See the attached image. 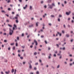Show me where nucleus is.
Segmentation results:
<instances>
[{"instance_id": "nucleus-30", "label": "nucleus", "mask_w": 74, "mask_h": 74, "mask_svg": "<svg viewBox=\"0 0 74 74\" xmlns=\"http://www.w3.org/2000/svg\"><path fill=\"white\" fill-rule=\"evenodd\" d=\"M36 74H39V72L37 71L36 72Z\"/></svg>"}, {"instance_id": "nucleus-63", "label": "nucleus", "mask_w": 74, "mask_h": 74, "mask_svg": "<svg viewBox=\"0 0 74 74\" xmlns=\"http://www.w3.org/2000/svg\"><path fill=\"white\" fill-rule=\"evenodd\" d=\"M40 31H41V32H43V29H41Z\"/></svg>"}, {"instance_id": "nucleus-32", "label": "nucleus", "mask_w": 74, "mask_h": 74, "mask_svg": "<svg viewBox=\"0 0 74 74\" xmlns=\"http://www.w3.org/2000/svg\"><path fill=\"white\" fill-rule=\"evenodd\" d=\"M60 67V65H58V66H57V68L58 69V68H59V67Z\"/></svg>"}, {"instance_id": "nucleus-25", "label": "nucleus", "mask_w": 74, "mask_h": 74, "mask_svg": "<svg viewBox=\"0 0 74 74\" xmlns=\"http://www.w3.org/2000/svg\"><path fill=\"white\" fill-rule=\"evenodd\" d=\"M5 73L6 74H9V72H5Z\"/></svg>"}, {"instance_id": "nucleus-55", "label": "nucleus", "mask_w": 74, "mask_h": 74, "mask_svg": "<svg viewBox=\"0 0 74 74\" xmlns=\"http://www.w3.org/2000/svg\"><path fill=\"white\" fill-rule=\"evenodd\" d=\"M18 1L21 2L22 1V0H18Z\"/></svg>"}, {"instance_id": "nucleus-37", "label": "nucleus", "mask_w": 74, "mask_h": 74, "mask_svg": "<svg viewBox=\"0 0 74 74\" xmlns=\"http://www.w3.org/2000/svg\"><path fill=\"white\" fill-rule=\"evenodd\" d=\"M35 65H38V63H36L35 64Z\"/></svg>"}, {"instance_id": "nucleus-23", "label": "nucleus", "mask_w": 74, "mask_h": 74, "mask_svg": "<svg viewBox=\"0 0 74 74\" xmlns=\"http://www.w3.org/2000/svg\"><path fill=\"white\" fill-rule=\"evenodd\" d=\"M11 1L9 0H8V1H7V3H10V2Z\"/></svg>"}, {"instance_id": "nucleus-57", "label": "nucleus", "mask_w": 74, "mask_h": 74, "mask_svg": "<svg viewBox=\"0 0 74 74\" xmlns=\"http://www.w3.org/2000/svg\"><path fill=\"white\" fill-rule=\"evenodd\" d=\"M34 70H36L37 69V68H36V67H35L34 68Z\"/></svg>"}, {"instance_id": "nucleus-41", "label": "nucleus", "mask_w": 74, "mask_h": 74, "mask_svg": "<svg viewBox=\"0 0 74 74\" xmlns=\"http://www.w3.org/2000/svg\"><path fill=\"white\" fill-rule=\"evenodd\" d=\"M28 23H27V22H26L25 23V25H27Z\"/></svg>"}, {"instance_id": "nucleus-36", "label": "nucleus", "mask_w": 74, "mask_h": 74, "mask_svg": "<svg viewBox=\"0 0 74 74\" xmlns=\"http://www.w3.org/2000/svg\"><path fill=\"white\" fill-rule=\"evenodd\" d=\"M22 37H23V36H24V34H22Z\"/></svg>"}, {"instance_id": "nucleus-8", "label": "nucleus", "mask_w": 74, "mask_h": 74, "mask_svg": "<svg viewBox=\"0 0 74 74\" xmlns=\"http://www.w3.org/2000/svg\"><path fill=\"white\" fill-rule=\"evenodd\" d=\"M29 63V64L30 65V66H29V68H30V69H32V66L30 64V63Z\"/></svg>"}, {"instance_id": "nucleus-14", "label": "nucleus", "mask_w": 74, "mask_h": 74, "mask_svg": "<svg viewBox=\"0 0 74 74\" xmlns=\"http://www.w3.org/2000/svg\"><path fill=\"white\" fill-rule=\"evenodd\" d=\"M38 23H38V22H37L36 23V26H38Z\"/></svg>"}, {"instance_id": "nucleus-56", "label": "nucleus", "mask_w": 74, "mask_h": 74, "mask_svg": "<svg viewBox=\"0 0 74 74\" xmlns=\"http://www.w3.org/2000/svg\"><path fill=\"white\" fill-rule=\"evenodd\" d=\"M59 17H62V16L61 15H60L59 16Z\"/></svg>"}, {"instance_id": "nucleus-40", "label": "nucleus", "mask_w": 74, "mask_h": 74, "mask_svg": "<svg viewBox=\"0 0 74 74\" xmlns=\"http://www.w3.org/2000/svg\"><path fill=\"white\" fill-rule=\"evenodd\" d=\"M10 10H11V9H10V8H8V11H10Z\"/></svg>"}, {"instance_id": "nucleus-62", "label": "nucleus", "mask_w": 74, "mask_h": 74, "mask_svg": "<svg viewBox=\"0 0 74 74\" xmlns=\"http://www.w3.org/2000/svg\"><path fill=\"white\" fill-rule=\"evenodd\" d=\"M71 22L72 23H73L74 22V21L73 20H72Z\"/></svg>"}, {"instance_id": "nucleus-51", "label": "nucleus", "mask_w": 74, "mask_h": 74, "mask_svg": "<svg viewBox=\"0 0 74 74\" xmlns=\"http://www.w3.org/2000/svg\"><path fill=\"white\" fill-rule=\"evenodd\" d=\"M70 18H68V21H70Z\"/></svg>"}, {"instance_id": "nucleus-35", "label": "nucleus", "mask_w": 74, "mask_h": 74, "mask_svg": "<svg viewBox=\"0 0 74 74\" xmlns=\"http://www.w3.org/2000/svg\"><path fill=\"white\" fill-rule=\"evenodd\" d=\"M42 55H45V53H42Z\"/></svg>"}, {"instance_id": "nucleus-38", "label": "nucleus", "mask_w": 74, "mask_h": 74, "mask_svg": "<svg viewBox=\"0 0 74 74\" xmlns=\"http://www.w3.org/2000/svg\"><path fill=\"white\" fill-rule=\"evenodd\" d=\"M16 69H15V71H14V74H15V73H16Z\"/></svg>"}, {"instance_id": "nucleus-59", "label": "nucleus", "mask_w": 74, "mask_h": 74, "mask_svg": "<svg viewBox=\"0 0 74 74\" xmlns=\"http://www.w3.org/2000/svg\"><path fill=\"white\" fill-rule=\"evenodd\" d=\"M30 48H33V46L32 45L30 46Z\"/></svg>"}, {"instance_id": "nucleus-9", "label": "nucleus", "mask_w": 74, "mask_h": 74, "mask_svg": "<svg viewBox=\"0 0 74 74\" xmlns=\"http://www.w3.org/2000/svg\"><path fill=\"white\" fill-rule=\"evenodd\" d=\"M58 34H59L60 35V36H62V34H60V32H58L57 33Z\"/></svg>"}, {"instance_id": "nucleus-1", "label": "nucleus", "mask_w": 74, "mask_h": 74, "mask_svg": "<svg viewBox=\"0 0 74 74\" xmlns=\"http://www.w3.org/2000/svg\"><path fill=\"white\" fill-rule=\"evenodd\" d=\"M9 29L10 32L9 35H10V36H11V35H12V34H13V30H11V29L10 28H9Z\"/></svg>"}, {"instance_id": "nucleus-54", "label": "nucleus", "mask_w": 74, "mask_h": 74, "mask_svg": "<svg viewBox=\"0 0 74 74\" xmlns=\"http://www.w3.org/2000/svg\"><path fill=\"white\" fill-rule=\"evenodd\" d=\"M64 3H65V4H66L67 3V2H66V1H64Z\"/></svg>"}, {"instance_id": "nucleus-61", "label": "nucleus", "mask_w": 74, "mask_h": 74, "mask_svg": "<svg viewBox=\"0 0 74 74\" xmlns=\"http://www.w3.org/2000/svg\"><path fill=\"white\" fill-rule=\"evenodd\" d=\"M1 74H4V73H3V72H1Z\"/></svg>"}, {"instance_id": "nucleus-42", "label": "nucleus", "mask_w": 74, "mask_h": 74, "mask_svg": "<svg viewBox=\"0 0 74 74\" xmlns=\"http://www.w3.org/2000/svg\"><path fill=\"white\" fill-rule=\"evenodd\" d=\"M6 34V33H4L3 34V35H5V36Z\"/></svg>"}, {"instance_id": "nucleus-39", "label": "nucleus", "mask_w": 74, "mask_h": 74, "mask_svg": "<svg viewBox=\"0 0 74 74\" xmlns=\"http://www.w3.org/2000/svg\"><path fill=\"white\" fill-rule=\"evenodd\" d=\"M58 21L59 22H60V19L59 18H58Z\"/></svg>"}, {"instance_id": "nucleus-43", "label": "nucleus", "mask_w": 74, "mask_h": 74, "mask_svg": "<svg viewBox=\"0 0 74 74\" xmlns=\"http://www.w3.org/2000/svg\"><path fill=\"white\" fill-rule=\"evenodd\" d=\"M68 27H70V25H68Z\"/></svg>"}, {"instance_id": "nucleus-46", "label": "nucleus", "mask_w": 74, "mask_h": 74, "mask_svg": "<svg viewBox=\"0 0 74 74\" xmlns=\"http://www.w3.org/2000/svg\"><path fill=\"white\" fill-rule=\"evenodd\" d=\"M14 18L15 19H18V17H15Z\"/></svg>"}, {"instance_id": "nucleus-5", "label": "nucleus", "mask_w": 74, "mask_h": 74, "mask_svg": "<svg viewBox=\"0 0 74 74\" xmlns=\"http://www.w3.org/2000/svg\"><path fill=\"white\" fill-rule=\"evenodd\" d=\"M27 7V5H26L25 6V7H24L23 8L24 9V10H25Z\"/></svg>"}, {"instance_id": "nucleus-31", "label": "nucleus", "mask_w": 74, "mask_h": 74, "mask_svg": "<svg viewBox=\"0 0 74 74\" xmlns=\"http://www.w3.org/2000/svg\"><path fill=\"white\" fill-rule=\"evenodd\" d=\"M6 21V22H9V20H7Z\"/></svg>"}, {"instance_id": "nucleus-58", "label": "nucleus", "mask_w": 74, "mask_h": 74, "mask_svg": "<svg viewBox=\"0 0 74 74\" xmlns=\"http://www.w3.org/2000/svg\"><path fill=\"white\" fill-rule=\"evenodd\" d=\"M4 42H7V40H4Z\"/></svg>"}, {"instance_id": "nucleus-16", "label": "nucleus", "mask_w": 74, "mask_h": 74, "mask_svg": "<svg viewBox=\"0 0 74 74\" xmlns=\"http://www.w3.org/2000/svg\"><path fill=\"white\" fill-rule=\"evenodd\" d=\"M52 6H54V7H55V4L54 3H52Z\"/></svg>"}, {"instance_id": "nucleus-21", "label": "nucleus", "mask_w": 74, "mask_h": 74, "mask_svg": "<svg viewBox=\"0 0 74 74\" xmlns=\"http://www.w3.org/2000/svg\"><path fill=\"white\" fill-rule=\"evenodd\" d=\"M1 12H4V13H5V12L4 11V10H2L1 11Z\"/></svg>"}, {"instance_id": "nucleus-52", "label": "nucleus", "mask_w": 74, "mask_h": 74, "mask_svg": "<svg viewBox=\"0 0 74 74\" xmlns=\"http://www.w3.org/2000/svg\"><path fill=\"white\" fill-rule=\"evenodd\" d=\"M62 33H64V31H62Z\"/></svg>"}, {"instance_id": "nucleus-6", "label": "nucleus", "mask_w": 74, "mask_h": 74, "mask_svg": "<svg viewBox=\"0 0 74 74\" xmlns=\"http://www.w3.org/2000/svg\"><path fill=\"white\" fill-rule=\"evenodd\" d=\"M51 1H52L51 0H48L47 2L48 3H51Z\"/></svg>"}, {"instance_id": "nucleus-20", "label": "nucleus", "mask_w": 74, "mask_h": 74, "mask_svg": "<svg viewBox=\"0 0 74 74\" xmlns=\"http://www.w3.org/2000/svg\"><path fill=\"white\" fill-rule=\"evenodd\" d=\"M16 39L17 40H19V37H17L16 38Z\"/></svg>"}, {"instance_id": "nucleus-44", "label": "nucleus", "mask_w": 74, "mask_h": 74, "mask_svg": "<svg viewBox=\"0 0 74 74\" xmlns=\"http://www.w3.org/2000/svg\"><path fill=\"white\" fill-rule=\"evenodd\" d=\"M11 48H10V47H9L8 48V50H10V49Z\"/></svg>"}, {"instance_id": "nucleus-33", "label": "nucleus", "mask_w": 74, "mask_h": 74, "mask_svg": "<svg viewBox=\"0 0 74 74\" xmlns=\"http://www.w3.org/2000/svg\"><path fill=\"white\" fill-rule=\"evenodd\" d=\"M64 28H66V25L64 24Z\"/></svg>"}, {"instance_id": "nucleus-10", "label": "nucleus", "mask_w": 74, "mask_h": 74, "mask_svg": "<svg viewBox=\"0 0 74 74\" xmlns=\"http://www.w3.org/2000/svg\"><path fill=\"white\" fill-rule=\"evenodd\" d=\"M29 9L31 10H32V6H29Z\"/></svg>"}, {"instance_id": "nucleus-26", "label": "nucleus", "mask_w": 74, "mask_h": 74, "mask_svg": "<svg viewBox=\"0 0 74 74\" xmlns=\"http://www.w3.org/2000/svg\"><path fill=\"white\" fill-rule=\"evenodd\" d=\"M20 59H23V57H21Z\"/></svg>"}, {"instance_id": "nucleus-18", "label": "nucleus", "mask_w": 74, "mask_h": 74, "mask_svg": "<svg viewBox=\"0 0 74 74\" xmlns=\"http://www.w3.org/2000/svg\"><path fill=\"white\" fill-rule=\"evenodd\" d=\"M16 47H18V43L17 42H16Z\"/></svg>"}, {"instance_id": "nucleus-64", "label": "nucleus", "mask_w": 74, "mask_h": 74, "mask_svg": "<svg viewBox=\"0 0 74 74\" xmlns=\"http://www.w3.org/2000/svg\"><path fill=\"white\" fill-rule=\"evenodd\" d=\"M30 74H34V73H33L31 72V73H30Z\"/></svg>"}, {"instance_id": "nucleus-3", "label": "nucleus", "mask_w": 74, "mask_h": 74, "mask_svg": "<svg viewBox=\"0 0 74 74\" xmlns=\"http://www.w3.org/2000/svg\"><path fill=\"white\" fill-rule=\"evenodd\" d=\"M71 13V11H69V12H66V14L67 15H70V14Z\"/></svg>"}, {"instance_id": "nucleus-29", "label": "nucleus", "mask_w": 74, "mask_h": 74, "mask_svg": "<svg viewBox=\"0 0 74 74\" xmlns=\"http://www.w3.org/2000/svg\"><path fill=\"white\" fill-rule=\"evenodd\" d=\"M51 17H53V18H54V17H55V16L53 15H51Z\"/></svg>"}, {"instance_id": "nucleus-4", "label": "nucleus", "mask_w": 74, "mask_h": 74, "mask_svg": "<svg viewBox=\"0 0 74 74\" xmlns=\"http://www.w3.org/2000/svg\"><path fill=\"white\" fill-rule=\"evenodd\" d=\"M34 42L36 43V45H38V43H37V41L35 40H34Z\"/></svg>"}, {"instance_id": "nucleus-60", "label": "nucleus", "mask_w": 74, "mask_h": 74, "mask_svg": "<svg viewBox=\"0 0 74 74\" xmlns=\"http://www.w3.org/2000/svg\"><path fill=\"white\" fill-rule=\"evenodd\" d=\"M45 42L46 43V44H47V42L46 41H45Z\"/></svg>"}, {"instance_id": "nucleus-12", "label": "nucleus", "mask_w": 74, "mask_h": 74, "mask_svg": "<svg viewBox=\"0 0 74 74\" xmlns=\"http://www.w3.org/2000/svg\"><path fill=\"white\" fill-rule=\"evenodd\" d=\"M8 26H9L10 27H12V25H10V24H8Z\"/></svg>"}, {"instance_id": "nucleus-28", "label": "nucleus", "mask_w": 74, "mask_h": 74, "mask_svg": "<svg viewBox=\"0 0 74 74\" xmlns=\"http://www.w3.org/2000/svg\"><path fill=\"white\" fill-rule=\"evenodd\" d=\"M16 23H18V20H16Z\"/></svg>"}, {"instance_id": "nucleus-45", "label": "nucleus", "mask_w": 74, "mask_h": 74, "mask_svg": "<svg viewBox=\"0 0 74 74\" xmlns=\"http://www.w3.org/2000/svg\"><path fill=\"white\" fill-rule=\"evenodd\" d=\"M62 49L63 50H65V47H63Z\"/></svg>"}, {"instance_id": "nucleus-11", "label": "nucleus", "mask_w": 74, "mask_h": 74, "mask_svg": "<svg viewBox=\"0 0 74 74\" xmlns=\"http://www.w3.org/2000/svg\"><path fill=\"white\" fill-rule=\"evenodd\" d=\"M51 56H52V55H51V54H50L49 56V59H50L51 58Z\"/></svg>"}, {"instance_id": "nucleus-7", "label": "nucleus", "mask_w": 74, "mask_h": 74, "mask_svg": "<svg viewBox=\"0 0 74 74\" xmlns=\"http://www.w3.org/2000/svg\"><path fill=\"white\" fill-rule=\"evenodd\" d=\"M29 27H33V24H32L31 25H29Z\"/></svg>"}, {"instance_id": "nucleus-53", "label": "nucleus", "mask_w": 74, "mask_h": 74, "mask_svg": "<svg viewBox=\"0 0 74 74\" xmlns=\"http://www.w3.org/2000/svg\"><path fill=\"white\" fill-rule=\"evenodd\" d=\"M56 45L58 47H59V45L57 44Z\"/></svg>"}, {"instance_id": "nucleus-2", "label": "nucleus", "mask_w": 74, "mask_h": 74, "mask_svg": "<svg viewBox=\"0 0 74 74\" xmlns=\"http://www.w3.org/2000/svg\"><path fill=\"white\" fill-rule=\"evenodd\" d=\"M48 5L49 7L48 8H50V9H52V8H53V6H52V5H49V4H48Z\"/></svg>"}, {"instance_id": "nucleus-47", "label": "nucleus", "mask_w": 74, "mask_h": 74, "mask_svg": "<svg viewBox=\"0 0 74 74\" xmlns=\"http://www.w3.org/2000/svg\"><path fill=\"white\" fill-rule=\"evenodd\" d=\"M10 19H12V16H10Z\"/></svg>"}, {"instance_id": "nucleus-24", "label": "nucleus", "mask_w": 74, "mask_h": 74, "mask_svg": "<svg viewBox=\"0 0 74 74\" xmlns=\"http://www.w3.org/2000/svg\"><path fill=\"white\" fill-rule=\"evenodd\" d=\"M14 27H16V25L15 24L14 25Z\"/></svg>"}, {"instance_id": "nucleus-22", "label": "nucleus", "mask_w": 74, "mask_h": 74, "mask_svg": "<svg viewBox=\"0 0 74 74\" xmlns=\"http://www.w3.org/2000/svg\"><path fill=\"white\" fill-rule=\"evenodd\" d=\"M34 55H37V52H35L34 53Z\"/></svg>"}, {"instance_id": "nucleus-34", "label": "nucleus", "mask_w": 74, "mask_h": 74, "mask_svg": "<svg viewBox=\"0 0 74 74\" xmlns=\"http://www.w3.org/2000/svg\"><path fill=\"white\" fill-rule=\"evenodd\" d=\"M3 30L4 32H5V31H6V30L5 29H3Z\"/></svg>"}, {"instance_id": "nucleus-15", "label": "nucleus", "mask_w": 74, "mask_h": 74, "mask_svg": "<svg viewBox=\"0 0 74 74\" xmlns=\"http://www.w3.org/2000/svg\"><path fill=\"white\" fill-rule=\"evenodd\" d=\"M66 36L67 37H69V34H66Z\"/></svg>"}, {"instance_id": "nucleus-13", "label": "nucleus", "mask_w": 74, "mask_h": 74, "mask_svg": "<svg viewBox=\"0 0 74 74\" xmlns=\"http://www.w3.org/2000/svg\"><path fill=\"white\" fill-rule=\"evenodd\" d=\"M14 69H12V71H11V72L12 73H14Z\"/></svg>"}, {"instance_id": "nucleus-50", "label": "nucleus", "mask_w": 74, "mask_h": 74, "mask_svg": "<svg viewBox=\"0 0 74 74\" xmlns=\"http://www.w3.org/2000/svg\"><path fill=\"white\" fill-rule=\"evenodd\" d=\"M44 7H45V8H47V5H45Z\"/></svg>"}, {"instance_id": "nucleus-17", "label": "nucleus", "mask_w": 74, "mask_h": 74, "mask_svg": "<svg viewBox=\"0 0 74 74\" xmlns=\"http://www.w3.org/2000/svg\"><path fill=\"white\" fill-rule=\"evenodd\" d=\"M13 50H15V47H13V48H12Z\"/></svg>"}, {"instance_id": "nucleus-49", "label": "nucleus", "mask_w": 74, "mask_h": 74, "mask_svg": "<svg viewBox=\"0 0 74 74\" xmlns=\"http://www.w3.org/2000/svg\"><path fill=\"white\" fill-rule=\"evenodd\" d=\"M54 56L55 57H56V54H54Z\"/></svg>"}, {"instance_id": "nucleus-19", "label": "nucleus", "mask_w": 74, "mask_h": 74, "mask_svg": "<svg viewBox=\"0 0 74 74\" xmlns=\"http://www.w3.org/2000/svg\"><path fill=\"white\" fill-rule=\"evenodd\" d=\"M21 47L23 48H25V46H21Z\"/></svg>"}, {"instance_id": "nucleus-27", "label": "nucleus", "mask_w": 74, "mask_h": 74, "mask_svg": "<svg viewBox=\"0 0 74 74\" xmlns=\"http://www.w3.org/2000/svg\"><path fill=\"white\" fill-rule=\"evenodd\" d=\"M11 45H14V43H11Z\"/></svg>"}, {"instance_id": "nucleus-48", "label": "nucleus", "mask_w": 74, "mask_h": 74, "mask_svg": "<svg viewBox=\"0 0 74 74\" xmlns=\"http://www.w3.org/2000/svg\"><path fill=\"white\" fill-rule=\"evenodd\" d=\"M0 9H1V10H3V7H0Z\"/></svg>"}]
</instances>
